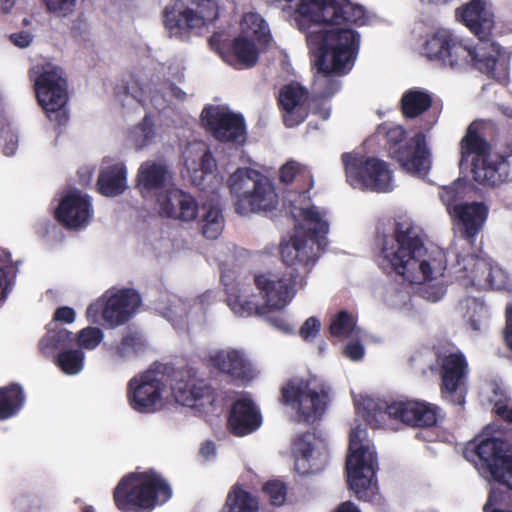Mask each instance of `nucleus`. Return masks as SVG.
<instances>
[{"mask_svg":"<svg viewBox=\"0 0 512 512\" xmlns=\"http://www.w3.org/2000/svg\"><path fill=\"white\" fill-rule=\"evenodd\" d=\"M93 214L90 198L80 192H70L60 200L54 212L55 219L67 229L85 227Z\"/></svg>","mask_w":512,"mask_h":512,"instance_id":"21","label":"nucleus"},{"mask_svg":"<svg viewBox=\"0 0 512 512\" xmlns=\"http://www.w3.org/2000/svg\"><path fill=\"white\" fill-rule=\"evenodd\" d=\"M355 408L365 422L374 429L398 431L416 427V401H385L362 397L355 401Z\"/></svg>","mask_w":512,"mask_h":512,"instance_id":"10","label":"nucleus"},{"mask_svg":"<svg viewBox=\"0 0 512 512\" xmlns=\"http://www.w3.org/2000/svg\"><path fill=\"white\" fill-rule=\"evenodd\" d=\"M308 99V90L298 83H289L280 89L277 103L286 127H296L305 121L308 116Z\"/></svg>","mask_w":512,"mask_h":512,"instance_id":"22","label":"nucleus"},{"mask_svg":"<svg viewBox=\"0 0 512 512\" xmlns=\"http://www.w3.org/2000/svg\"><path fill=\"white\" fill-rule=\"evenodd\" d=\"M320 327V321L316 317H309L301 326L299 335L306 341L313 339L319 333Z\"/></svg>","mask_w":512,"mask_h":512,"instance_id":"61","label":"nucleus"},{"mask_svg":"<svg viewBox=\"0 0 512 512\" xmlns=\"http://www.w3.org/2000/svg\"><path fill=\"white\" fill-rule=\"evenodd\" d=\"M430 108L438 111L440 109V105L434 102L433 95L431 93L418 89V118Z\"/></svg>","mask_w":512,"mask_h":512,"instance_id":"60","label":"nucleus"},{"mask_svg":"<svg viewBox=\"0 0 512 512\" xmlns=\"http://www.w3.org/2000/svg\"><path fill=\"white\" fill-rule=\"evenodd\" d=\"M459 271L470 284L480 287L500 289L502 287L503 273L494 267L487 259L472 253L466 256H457Z\"/></svg>","mask_w":512,"mask_h":512,"instance_id":"20","label":"nucleus"},{"mask_svg":"<svg viewBox=\"0 0 512 512\" xmlns=\"http://www.w3.org/2000/svg\"><path fill=\"white\" fill-rule=\"evenodd\" d=\"M25 402L26 394L19 383L12 382L0 387V421L17 416Z\"/></svg>","mask_w":512,"mask_h":512,"instance_id":"35","label":"nucleus"},{"mask_svg":"<svg viewBox=\"0 0 512 512\" xmlns=\"http://www.w3.org/2000/svg\"><path fill=\"white\" fill-rule=\"evenodd\" d=\"M171 496L170 484L153 469L128 473L113 490V501L120 512H152Z\"/></svg>","mask_w":512,"mask_h":512,"instance_id":"4","label":"nucleus"},{"mask_svg":"<svg viewBox=\"0 0 512 512\" xmlns=\"http://www.w3.org/2000/svg\"><path fill=\"white\" fill-rule=\"evenodd\" d=\"M366 429L361 425L349 434V453L346 460L347 482L359 500L372 501L377 492V455L374 448L365 444Z\"/></svg>","mask_w":512,"mask_h":512,"instance_id":"7","label":"nucleus"},{"mask_svg":"<svg viewBox=\"0 0 512 512\" xmlns=\"http://www.w3.org/2000/svg\"><path fill=\"white\" fill-rule=\"evenodd\" d=\"M170 179V172L165 164L154 161L143 162L137 173L136 187L146 198L157 195L163 190Z\"/></svg>","mask_w":512,"mask_h":512,"instance_id":"31","label":"nucleus"},{"mask_svg":"<svg viewBox=\"0 0 512 512\" xmlns=\"http://www.w3.org/2000/svg\"><path fill=\"white\" fill-rule=\"evenodd\" d=\"M84 352L81 349H67L55 357V364L67 375L79 373L84 366Z\"/></svg>","mask_w":512,"mask_h":512,"instance_id":"43","label":"nucleus"},{"mask_svg":"<svg viewBox=\"0 0 512 512\" xmlns=\"http://www.w3.org/2000/svg\"><path fill=\"white\" fill-rule=\"evenodd\" d=\"M329 394V386L316 377H294L282 385L279 401L295 413L298 422L311 423L325 413Z\"/></svg>","mask_w":512,"mask_h":512,"instance_id":"9","label":"nucleus"},{"mask_svg":"<svg viewBox=\"0 0 512 512\" xmlns=\"http://www.w3.org/2000/svg\"><path fill=\"white\" fill-rule=\"evenodd\" d=\"M445 418L441 407L418 399V428H431L437 426Z\"/></svg>","mask_w":512,"mask_h":512,"instance_id":"45","label":"nucleus"},{"mask_svg":"<svg viewBox=\"0 0 512 512\" xmlns=\"http://www.w3.org/2000/svg\"><path fill=\"white\" fill-rule=\"evenodd\" d=\"M260 499L242 485L234 484L226 497L221 512H259Z\"/></svg>","mask_w":512,"mask_h":512,"instance_id":"36","label":"nucleus"},{"mask_svg":"<svg viewBox=\"0 0 512 512\" xmlns=\"http://www.w3.org/2000/svg\"><path fill=\"white\" fill-rule=\"evenodd\" d=\"M486 306L476 298L467 301L466 317L472 330L480 331L486 318Z\"/></svg>","mask_w":512,"mask_h":512,"instance_id":"50","label":"nucleus"},{"mask_svg":"<svg viewBox=\"0 0 512 512\" xmlns=\"http://www.w3.org/2000/svg\"><path fill=\"white\" fill-rule=\"evenodd\" d=\"M359 46L360 34L353 29L336 28L323 34L315 60L318 71L312 85L315 98L328 99L340 90L341 82L336 76L352 70Z\"/></svg>","mask_w":512,"mask_h":512,"instance_id":"2","label":"nucleus"},{"mask_svg":"<svg viewBox=\"0 0 512 512\" xmlns=\"http://www.w3.org/2000/svg\"><path fill=\"white\" fill-rule=\"evenodd\" d=\"M406 138V131L401 126H394L387 130L386 132V140L388 145V151L390 152V148L398 147L404 144Z\"/></svg>","mask_w":512,"mask_h":512,"instance_id":"62","label":"nucleus"},{"mask_svg":"<svg viewBox=\"0 0 512 512\" xmlns=\"http://www.w3.org/2000/svg\"><path fill=\"white\" fill-rule=\"evenodd\" d=\"M296 12L316 24L361 26L366 21L364 8L349 0H300Z\"/></svg>","mask_w":512,"mask_h":512,"instance_id":"14","label":"nucleus"},{"mask_svg":"<svg viewBox=\"0 0 512 512\" xmlns=\"http://www.w3.org/2000/svg\"><path fill=\"white\" fill-rule=\"evenodd\" d=\"M364 353V347L360 342L348 343L344 349V354L353 361L361 360Z\"/></svg>","mask_w":512,"mask_h":512,"instance_id":"64","label":"nucleus"},{"mask_svg":"<svg viewBox=\"0 0 512 512\" xmlns=\"http://www.w3.org/2000/svg\"><path fill=\"white\" fill-rule=\"evenodd\" d=\"M471 165L474 180L484 186L495 187L508 177L509 164L504 155L489 154L483 158L472 159Z\"/></svg>","mask_w":512,"mask_h":512,"instance_id":"29","label":"nucleus"},{"mask_svg":"<svg viewBox=\"0 0 512 512\" xmlns=\"http://www.w3.org/2000/svg\"><path fill=\"white\" fill-rule=\"evenodd\" d=\"M283 310L284 309L269 308L267 309L266 314L262 315V317H264L265 320L277 330L288 334L292 332V327L287 321Z\"/></svg>","mask_w":512,"mask_h":512,"instance_id":"56","label":"nucleus"},{"mask_svg":"<svg viewBox=\"0 0 512 512\" xmlns=\"http://www.w3.org/2000/svg\"><path fill=\"white\" fill-rule=\"evenodd\" d=\"M489 209L483 202L460 203L453 206L452 215L460 226L461 237L473 245L476 236L482 230Z\"/></svg>","mask_w":512,"mask_h":512,"instance_id":"25","label":"nucleus"},{"mask_svg":"<svg viewBox=\"0 0 512 512\" xmlns=\"http://www.w3.org/2000/svg\"><path fill=\"white\" fill-rule=\"evenodd\" d=\"M347 181L354 188L385 193L391 190V172L387 164L374 157L343 153Z\"/></svg>","mask_w":512,"mask_h":512,"instance_id":"13","label":"nucleus"},{"mask_svg":"<svg viewBox=\"0 0 512 512\" xmlns=\"http://www.w3.org/2000/svg\"><path fill=\"white\" fill-rule=\"evenodd\" d=\"M502 460L503 463L499 465L500 472L495 474L494 479L512 490V454H505Z\"/></svg>","mask_w":512,"mask_h":512,"instance_id":"58","label":"nucleus"},{"mask_svg":"<svg viewBox=\"0 0 512 512\" xmlns=\"http://www.w3.org/2000/svg\"><path fill=\"white\" fill-rule=\"evenodd\" d=\"M75 338L73 333L66 328L48 326L46 334L39 342V349L43 355H47L53 351H65L74 344Z\"/></svg>","mask_w":512,"mask_h":512,"instance_id":"37","label":"nucleus"},{"mask_svg":"<svg viewBox=\"0 0 512 512\" xmlns=\"http://www.w3.org/2000/svg\"><path fill=\"white\" fill-rule=\"evenodd\" d=\"M356 319L346 310L338 312L331 320L329 332L333 337L348 338L353 334Z\"/></svg>","mask_w":512,"mask_h":512,"instance_id":"48","label":"nucleus"},{"mask_svg":"<svg viewBox=\"0 0 512 512\" xmlns=\"http://www.w3.org/2000/svg\"><path fill=\"white\" fill-rule=\"evenodd\" d=\"M97 188L106 197H115L124 193L127 188V169L123 163H115L101 168Z\"/></svg>","mask_w":512,"mask_h":512,"instance_id":"33","label":"nucleus"},{"mask_svg":"<svg viewBox=\"0 0 512 512\" xmlns=\"http://www.w3.org/2000/svg\"><path fill=\"white\" fill-rule=\"evenodd\" d=\"M261 423V413L250 398L242 397L232 404L227 418V428L234 436L249 435L256 431Z\"/></svg>","mask_w":512,"mask_h":512,"instance_id":"24","label":"nucleus"},{"mask_svg":"<svg viewBox=\"0 0 512 512\" xmlns=\"http://www.w3.org/2000/svg\"><path fill=\"white\" fill-rule=\"evenodd\" d=\"M48 12L59 17L71 14L76 6V0H42Z\"/></svg>","mask_w":512,"mask_h":512,"instance_id":"57","label":"nucleus"},{"mask_svg":"<svg viewBox=\"0 0 512 512\" xmlns=\"http://www.w3.org/2000/svg\"><path fill=\"white\" fill-rule=\"evenodd\" d=\"M219 16L216 0H174L163 11L165 28L181 36L214 22Z\"/></svg>","mask_w":512,"mask_h":512,"instance_id":"11","label":"nucleus"},{"mask_svg":"<svg viewBox=\"0 0 512 512\" xmlns=\"http://www.w3.org/2000/svg\"><path fill=\"white\" fill-rule=\"evenodd\" d=\"M164 389V373L151 367L129 380L127 401L134 411L151 414L159 409Z\"/></svg>","mask_w":512,"mask_h":512,"instance_id":"17","label":"nucleus"},{"mask_svg":"<svg viewBox=\"0 0 512 512\" xmlns=\"http://www.w3.org/2000/svg\"><path fill=\"white\" fill-rule=\"evenodd\" d=\"M213 367L235 382H246L252 378V368L237 350L219 351L210 358Z\"/></svg>","mask_w":512,"mask_h":512,"instance_id":"32","label":"nucleus"},{"mask_svg":"<svg viewBox=\"0 0 512 512\" xmlns=\"http://www.w3.org/2000/svg\"><path fill=\"white\" fill-rule=\"evenodd\" d=\"M291 215L294 220L302 218L308 225V229L301 233L296 230L290 241L280 244V254L285 270L297 269L301 276L305 277L316 263L318 256L314 253L313 246L318 248L326 240L329 232V223L324 219L316 206L308 208H291Z\"/></svg>","mask_w":512,"mask_h":512,"instance_id":"3","label":"nucleus"},{"mask_svg":"<svg viewBox=\"0 0 512 512\" xmlns=\"http://www.w3.org/2000/svg\"><path fill=\"white\" fill-rule=\"evenodd\" d=\"M431 152L426 143V136L418 132V177H425L431 168Z\"/></svg>","mask_w":512,"mask_h":512,"instance_id":"54","label":"nucleus"},{"mask_svg":"<svg viewBox=\"0 0 512 512\" xmlns=\"http://www.w3.org/2000/svg\"><path fill=\"white\" fill-rule=\"evenodd\" d=\"M486 0H470L456 16L478 38V41H491L494 22L485 10Z\"/></svg>","mask_w":512,"mask_h":512,"instance_id":"28","label":"nucleus"},{"mask_svg":"<svg viewBox=\"0 0 512 512\" xmlns=\"http://www.w3.org/2000/svg\"><path fill=\"white\" fill-rule=\"evenodd\" d=\"M227 184L236 198L234 207L239 215L270 212L278 205V195L272 183L255 169L238 168L229 176Z\"/></svg>","mask_w":512,"mask_h":512,"instance_id":"6","label":"nucleus"},{"mask_svg":"<svg viewBox=\"0 0 512 512\" xmlns=\"http://www.w3.org/2000/svg\"><path fill=\"white\" fill-rule=\"evenodd\" d=\"M205 213L201 220V231L207 239H217L223 230L221 210L215 205H203Z\"/></svg>","mask_w":512,"mask_h":512,"instance_id":"42","label":"nucleus"},{"mask_svg":"<svg viewBox=\"0 0 512 512\" xmlns=\"http://www.w3.org/2000/svg\"><path fill=\"white\" fill-rule=\"evenodd\" d=\"M262 492L269 497L272 505L281 506L286 501L287 486L281 480H269L262 486Z\"/></svg>","mask_w":512,"mask_h":512,"instance_id":"51","label":"nucleus"},{"mask_svg":"<svg viewBox=\"0 0 512 512\" xmlns=\"http://www.w3.org/2000/svg\"><path fill=\"white\" fill-rule=\"evenodd\" d=\"M201 120L212 136L220 142L243 143L245 141L246 124L241 114L210 105L202 110Z\"/></svg>","mask_w":512,"mask_h":512,"instance_id":"18","label":"nucleus"},{"mask_svg":"<svg viewBox=\"0 0 512 512\" xmlns=\"http://www.w3.org/2000/svg\"><path fill=\"white\" fill-rule=\"evenodd\" d=\"M474 189L475 185L469 179L458 178L452 184L443 186L439 195L441 201L451 214L453 206L458 205L457 202L467 197Z\"/></svg>","mask_w":512,"mask_h":512,"instance_id":"40","label":"nucleus"},{"mask_svg":"<svg viewBox=\"0 0 512 512\" xmlns=\"http://www.w3.org/2000/svg\"><path fill=\"white\" fill-rule=\"evenodd\" d=\"M314 435L310 432L299 435L293 442V452L296 456L308 461L314 450L312 440Z\"/></svg>","mask_w":512,"mask_h":512,"instance_id":"55","label":"nucleus"},{"mask_svg":"<svg viewBox=\"0 0 512 512\" xmlns=\"http://www.w3.org/2000/svg\"><path fill=\"white\" fill-rule=\"evenodd\" d=\"M103 339V332L98 327H86L77 335V344L84 349H95Z\"/></svg>","mask_w":512,"mask_h":512,"instance_id":"53","label":"nucleus"},{"mask_svg":"<svg viewBox=\"0 0 512 512\" xmlns=\"http://www.w3.org/2000/svg\"><path fill=\"white\" fill-rule=\"evenodd\" d=\"M144 347L145 343L138 333L128 332L115 347L114 355L120 359L128 358L137 355Z\"/></svg>","mask_w":512,"mask_h":512,"instance_id":"49","label":"nucleus"},{"mask_svg":"<svg viewBox=\"0 0 512 512\" xmlns=\"http://www.w3.org/2000/svg\"><path fill=\"white\" fill-rule=\"evenodd\" d=\"M401 111L406 118H416V88H411L401 98Z\"/></svg>","mask_w":512,"mask_h":512,"instance_id":"59","label":"nucleus"},{"mask_svg":"<svg viewBox=\"0 0 512 512\" xmlns=\"http://www.w3.org/2000/svg\"><path fill=\"white\" fill-rule=\"evenodd\" d=\"M217 168L216 160L209 149L205 150L199 161V168L193 169V181L200 186L204 178L212 175Z\"/></svg>","mask_w":512,"mask_h":512,"instance_id":"52","label":"nucleus"},{"mask_svg":"<svg viewBox=\"0 0 512 512\" xmlns=\"http://www.w3.org/2000/svg\"><path fill=\"white\" fill-rule=\"evenodd\" d=\"M440 376V394L443 400L455 405L464 406L468 392L467 378L469 364L464 353L456 350L438 354L436 357Z\"/></svg>","mask_w":512,"mask_h":512,"instance_id":"15","label":"nucleus"},{"mask_svg":"<svg viewBox=\"0 0 512 512\" xmlns=\"http://www.w3.org/2000/svg\"><path fill=\"white\" fill-rule=\"evenodd\" d=\"M160 213L181 221H192L198 214L196 199L180 189L169 190L161 200L158 198Z\"/></svg>","mask_w":512,"mask_h":512,"instance_id":"30","label":"nucleus"},{"mask_svg":"<svg viewBox=\"0 0 512 512\" xmlns=\"http://www.w3.org/2000/svg\"><path fill=\"white\" fill-rule=\"evenodd\" d=\"M480 128L481 123L477 121L468 126L466 134L460 142V167L468 163L471 155H474L473 159H479L491 154V146L480 134Z\"/></svg>","mask_w":512,"mask_h":512,"instance_id":"34","label":"nucleus"},{"mask_svg":"<svg viewBox=\"0 0 512 512\" xmlns=\"http://www.w3.org/2000/svg\"><path fill=\"white\" fill-rule=\"evenodd\" d=\"M242 30L245 33H250L259 43H267L270 40L268 26L257 13H247L244 15Z\"/></svg>","mask_w":512,"mask_h":512,"instance_id":"46","label":"nucleus"},{"mask_svg":"<svg viewBox=\"0 0 512 512\" xmlns=\"http://www.w3.org/2000/svg\"><path fill=\"white\" fill-rule=\"evenodd\" d=\"M141 304L138 292L130 288L117 290L110 295L102 310V317L110 327L125 324Z\"/></svg>","mask_w":512,"mask_h":512,"instance_id":"23","label":"nucleus"},{"mask_svg":"<svg viewBox=\"0 0 512 512\" xmlns=\"http://www.w3.org/2000/svg\"><path fill=\"white\" fill-rule=\"evenodd\" d=\"M389 154L403 170L416 175V135L411 136L404 144L390 148Z\"/></svg>","mask_w":512,"mask_h":512,"instance_id":"41","label":"nucleus"},{"mask_svg":"<svg viewBox=\"0 0 512 512\" xmlns=\"http://www.w3.org/2000/svg\"><path fill=\"white\" fill-rule=\"evenodd\" d=\"M33 81L38 104L50 121L65 125L69 120L66 104L68 102V81L62 68L50 62L35 64L29 70Z\"/></svg>","mask_w":512,"mask_h":512,"instance_id":"8","label":"nucleus"},{"mask_svg":"<svg viewBox=\"0 0 512 512\" xmlns=\"http://www.w3.org/2000/svg\"><path fill=\"white\" fill-rule=\"evenodd\" d=\"M216 50L223 61L235 69L251 68L259 59L255 42L242 35L234 38L229 44H218Z\"/></svg>","mask_w":512,"mask_h":512,"instance_id":"27","label":"nucleus"},{"mask_svg":"<svg viewBox=\"0 0 512 512\" xmlns=\"http://www.w3.org/2000/svg\"><path fill=\"white\" fill-rule=\"evenodd\" d=\"M381 258L380 265L387 274L395 273L401 284L412 287L416 283V229L411 218H396L393 234L382 238Z\"/></svg>","mask_w":512,"mask_h":512,"instance_id":"5","label":"nucleus"},{"mask_svg":"<svg viewBox=\"0 0 512 512\" xmlns=\"http://www.w3.org/2000/svg\"><path fill=\"white\" fill-rule=\"evenodd\" d=\"M505 455L503 441L497 438H482L469 442L464 449L466 459L477 457L481 468L494 478L500 472L499 465Z\"/></svg>","mask_w":512,"mask_h":512,"instance_id":"26","label":"nucleus"},{"mask_svg":"<svg viewBox=\"0 0 512 512\" xmlns=\"http://www.w3.org/2000/svg\"><path fill=\"white\" fill-rule=\"evenodd\" d=\"M75 318V310L69 306L58 307L53 314L54 322H63L66 324H71L75 321Z\"/></svg>","mask_w":512,"mask_h":512,"instance_id":"63","label":"nucleus"},{"mask_svg":"<svg viewBox=\"0 0 512 512\" xmlns=\"http://www.w3.org/2000/svg\"><path fill=\"white\" fill-rule=\"evenodd\" d=\"M155 129L152 118L145 115L142 121L135 126L131 133L132 143L136 150H141L150 145L155 138Z\"/></svg>","mask_w":512,"mask_h":512,"instance_id":"47","label":"nucleus"},{"mask_svg":"<svg viewBox=\"0 0 512 512\" xmlns=\"http://www.w3.org/2000/svg\"><path fill=\"white\" fill-rule=\"evenodd\" d=\"M227 305L238 316L250 317L252 315L262 316L267 312V306L258 305L252 300H243L237 294L230 293L227 296Z\"/></svg>","mask_w":512,"mask_h":512,"instance_id":"44","label":"nucleus"},{"mask_svg":"<svg viewBox=\"0 0 512 512\" xmlns=\"http://www.w3.org/2000/svg\"><path fill=\"white\" fill-rule=\"evenodd\" d=\"M177 402L184 406H200L214 413L223 406L225 393L215 389L204 379L190 378L187 382H178L174 388Z\"/></svg>","mask_w":512,"mask_h":512,"instance_id":"19","label":"nucleus"},{"mask_svg":"<svg viewBox=\"0 0 512 512\" xmlns=\"http://www.w3.org/2000/svg\"><path fill=\"white\" fill-rule=\"evenodd\" d=\"M254 283L268 309H284L294 298L297 287L305 284L297 269L256 274Z\"/></svg>","mask_w":512,"mask_h":512,"instance_id":"16","label":"nucleus"},{"mask_svg":"<svg viewBox=\"0 0 512 512\" xmlns=\"http://www.w3.org/2000/svg\"><path fill=\"white\" fill-rule=\"evenodd\" d=\"M21 260H13L9 250L0 248V302L4 301L15 283Z\"/></svg>","mask_w":512,"mask_h":512,"instance_id":"38","label":"nucleus"},{"mask_svg":"<svg viewBox=\"0 0 512 512\" xmlns=\"http://www.w3.org/2000/svg\"><path fill=\"white\" fill-rule=\"evenodd\" d=\"M17 512H45L49 507V500L41 489H32L21 493L13 500Z\"/></svg>","mask_w":512,"mask_h":512,"instance_id":"39","label":"nucleus"},{"mask_svg":"<svg viewBox=\"0 0 512 512\" xmlns=\"http://www.w3.org/2000/svg\"><path fill=\"white\" fill-rule=\"evenodd\" d=\"M447 269V258L443 249L429 244L425 246L418 236V297L428 302H438L446 293L447 284L444 274Z\"/></svg>","mask_w":512,"mask_h":512,"instance_id":"12","label":"nucleus"},{"mask_svg":"<svg viewBox=\"0 0 512 512\" xmlns=\"http://www.w3.org/2000/svg\"><path fill=\"white\" fill-rule=\"evenodd\" d=\"M422 55L456 71L478 70L499 83L509 80L510 55L494 41L472 45L448 29H437L422 45Z\"/></svg>","mask_w":512,"mask_h":512,"instance_id":"1","label":"nucleus"}]
</instances>
